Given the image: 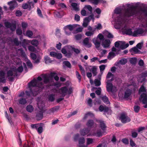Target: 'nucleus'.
I'll return each instance as SVG.
<instances>
[{
  "label": "nucleus",
  "instance_id": "nucleus-1",
  "mask_svg": "<svg viewBox=\"0 0 147 147\" xmlns=\"http://www.w3.org/2000/svg\"><path fill=\"white\" fill-rule=\"evenodd\" d=\"M45 74H42L40 76L38 77L37 80L34 79L28 84V87L29 88L30 91H26L25 93L28 96H34L36 95L39 92L40 89L43 88L44 86L43 83L40 81L44 80L42 76Z\"/></svg>",
  "mask_w": 147,
  "mask_h": 147
},
{
  "label": "nucleus",
  "instance_id": "nucleus-2",
  "mask_svg": "<svg viewBox=\"0 0 147 147\" xmlns=\"http://www.w3.org/2000/svg\"><path fill=\"white\" fill-rule=\"evenodd\" d=\"M118 20L116 19L115 20V23L114 25L115 28L117 29H121L126 34L134 36V31L133 32L131 29H128V25L125 23V21L122 20L119 23Z\"/></svg>",
  "mask_w": 147,
  "mask_h": 147
},
{
  "label": "nucleus",
  "instance_id": "nucleus-3",
  "mask_svg": "<svg viewBox=\"0 0 147 147\" xmlns=\"http://www.w3.org/2000/svg\"><path fill=\"white\" fill-rule=\"evenodd\" d=\"M124 10V6L116 8L115 10V14L113 16L114 18L115 24V20L116 19H118V21L120 23L122 20L125 21L126 18L127 17L124 15L125 12Z\"/></svg>",
  "mask_w": 147,
  "mask_h": 147
},
{
  "label": "nucleus",
  "instance_id": "nucleus-4",
  "mask_svg": "<svg viewBox=\"0 0 147 147\" xmlns=\"http://www.w3.org/2000/svg\"><path fill=\"white\" fill-rule=\"evenodd\" d=\"M127 6L128 7L125 9L124 7L125 13L124 15L127 17H129L133 16H137L140 15V11L137 9L135 7L133 6L130 4H126Z\"/></svg>",
  "mask_w": 147,
  "mask_h": 147
},
{
  "label": "nucleus",
  "instance_id": "nucleus-5",
  "mask_svg": "<svg viewBox=\"0 0 147 147\" xmlns=\"http://www.w3.org/2000/svg\"><path fill=\"white\" fill-rule=\"evenodd\" d=\"M147 31V19L143 21L139 25V28L134 31V36H143Z\"/></svg>",
  "mask_w": 147,
  "mask_h": 147
},
{
  "label": "nucleus",
  "instance_id": "nucleus-6",
  "mask_svg": "<svg viewBox=\"0 0 147 147\" xmlns=\"http://www.w3.org/2000/svg\"><path fill=\"white\" fill-rule=\"evenodd\" d=\"M103 132H102L100 130H98L96 132H94V130L91 131L89 128H84L81 130L80 133L81 135L84 136L87 135L88 136H96L100 137L102 136Z\"/></svg>",
  "mask_w": 147,
  "mask_h": 147
},
{
  "label": "nucleus",
  "instance_id": "nucleus-7",
  "mask_svg": "<svg viewBox=\"0 0 147 147\" xmlns=\"http://www.w3.org/2000/svg\"><path fill=\"white\" fill-rule=\"evenodd\" d=\"M42 76L44 79V82L45 84L52 82L53 80V77L57 81L59 80V78L57 74L54 72H51L50 74H45Z\"/></svg>",
  "mask_w": 147,
  "mask_h": 147
},
{
  "label": "nucleus",
  "instance_id": "nucleus-8",
  "mask_svg": "<svg viewBox=\"0 0 147 147\" xmlns=\"http://www.w3.org/2000/svg\"><path fill=\"white\" fill-rule=\"evenodd\" d=\"M37 104L38 107L40 110V111L38 113H37L36 117L37 120H40L42 119L43 117V109L45 105L43 102L40 103L39 102H38Z\"/></svg>",
  "mask_w": 147,
  "mask_h": 147
},
{
  "label": "nucleus",
  "instance_id": "nucleus-9",
  "mask_svg": "<svg viewBox=\"0 0 147 147\" xmlns=\"http://www.w3.org/2000/svg\"><path fill=\"white\" fill-rule=\"evenodd\" d=\"M72 90L71 88L68 89L67 86H64L61 88L59 90V93L64 97L67 94H70L72 92Z\"/></svg>",
  "mask_w": 147,
  "mask_h": 147
},
{
  "label": "nucleus",
  "instance_id": "nucleus-10",
  "mask_svg": "<svg viewBox=\"0 0 147 147\" xmlns=\"http://www.w3.org/2000/svg\"><path fill=\"white\" fill-rule=\"evenodd\" d=\"M119 119L121 122L124 123L129 122L131 121L130 119L127 116L126 113L125 112L120 113Z\"/></svg>",
  "mask_w": 147,
  "mask_h": 147
},
{
  "label": "nucleus",
  "instance_id": "nucleus-11",
  "mask_svg": "<svg viewBox=\"0 0 147 147\" xmlns=\"http://www.w3.org/2000/svg\"><path fill=\"white\" fill-rule=\"evenodd\" d=\"M14 72H16L14 68L8 70L7 73V77L9 81L11 82L13 81L14 77L17 75H14Z\"/></svg>",
  "mask_w": 147,
  "mask_h": 147
},
{
  "label": "nucleus",
  "instance_id": "nucleus-12",
  "mask_svg": "<svg viewBox=\"0 0 147 147\" xmlns=\"http://www.w3.org/2000/svg\"><path fill=\"white\" fill-rule=\"evenodd\" d=\"M113 80L111 79L110 80H108L107 82V91L109 92H115L117 90L115 86H113L112 84L109 82Z\"/></svg>",
  "mask_w": 147,
  "mask_h": 147
},
{
  "label": "nucleus",
  "instance_id": "nucleus-13",
  "mask_svg": "<svg viewBox=\"0 0 147 147\" xmlns=\"http://www.w3.org/2000/svg\"><path fill=\"white\" fill-rule=\"evenodd\" d=\"M139 100L144 104H146L147 103V94L146 93H142L139 98Z\"/></svg>",
  "mask_w": 147,
  "mask_h": 147
},
{
  "label": "nucleus",
  "instance_id": "nucleus-14",
  "mask_svg": "<svg viewBox=\"0 0 147 147\" xmlns=\"http://www.w3.org/2000/svg\"><path fill=\"white\" fill-rule=\"evenodd\" d=\"M34 3L33 2L28 1L27 3L23 4L22 7L24 9L28 8L29 10H30L34 7Z\"/></svg>",
  "mask_w": 147,
  "mask_h": 147
},
{
  "label": "nucleus",
  "instance_id": "nucleus-15",
  "mask_svg": "<svg viewBox=\"0 0 147 147\" xmlns=\"http://www.w3.org/2000/svg\"><path fill=\"white\" fill-rule=\"evenodd\" d=\"M5 25L6 27L10 28V30L12 31H15L16 27V24L13 23H10L7 22H5Z\"/></svg>",
  "mask_w": 147,
  "mask_h": 147
},
{
  "label": "nucleus",
  "instance_id": "nucleus-16",
  "mask_svg": "<svg viewBox=\"0 0 147 147\" xmlns=\"http://www.w3.org/2000/svg\"><path fill=\"white\" fill-rule=\"evenodd\" d=\"M92 41L96 48L99 51H100V48L101 41L98 39V38H95L93 39Z\"/></svg>",
  "mask_w": 147,
  "mask_h": 147
},
{
  "label": "nucleus",
  "instance_id": "nucleus-17",
  "mask_svg": "<svg viewBox=\"0 0 147 147\" xmlns=\"http://www.w3.org/2000/svg\"><path fill=\"white\" fill-rule=\"evenodd\" d=\"M94 16L91 15L85 18L84 20L83 26L84 27H86L88 24L89 21L93 18Z\"/></svg>",
  "mask_w": 147,
  "mask_h": 147
},
{
  "label": "nucleus",
  "instance_id": "nucleus-18",
  "mask_svg": "<svg viewBox=\"0 0 147 147\" xmlns=\"http://www.w3.org/2000/svg\"><path fill=\"white\" fill-rule=\"evenodd\" d=\"M23 42L26 43V44L28 42L30 43L34 47H37L39 44L38 41L36 39H33L32 40H29L26 39H24Z\"/></svg>",
  "mask_w": 147,
  "mask_h": 147
},
{
  "label": "nucleus",
  "instance_id": "nucleus-19",
  "mask_svg": "<svg viewBox=\"0 0 147 147\" xmlns=\"http://www.w3.org/2000/svg\"><path fill=\"white\" fill-rule=\"evenodd\" d=\"M6 79L5 78V73L3 70H0V83H5Z\"/></svg>",
  "mask_w": 147,
  "mask_h": 147
},
{
  "label": "nucleus",
  "instance_id": "nucleus-20",
  "mask_svg": "<svg viewBox=\"0 0 147 147\" xmlns=\"http://www.w3.org/2000/svg\"><path fill=\"white\" fill-rule=\"evenodd\" d=\"M147 76V71H145L139 75V79H138V82H142L145 80V78Z\"/></svg>",
  "mask_w": 147,
  "mask_h": 147
},
{
  "label": "nucleus",
  "instance_id": "nucleus-21",
  "mask_svg": "<svg viewBox=\"0 0 147 147\" xmlns=\"http://www.w3.org/2000/svg\"><path fill=\"white\" fill-rule=\"evenodd\" d=\"M89 38L87 37L85 38L83 40V43L84 45L88 48H90L92 46V44L89 41Z\"/></svg>",
  "mask_w": 147,
  "mask_h": 147
},
{
  "label": "nucleus",
  "instance_id": "nucleus-22",
  "mask_svg": "<svg viewBox=\"0 0 147 147\" xmlns=\"http://www.w3.org/2000/svg\"><path fill=\"white\" fill-rule=\"evenodd\" d=\"M97 122L99 123L100 127L101 128L103 132L106 130V126L104 122L102 120H97Z\"/></svg>",
  "mask_w": 147,
  "mask_h": 147
},
{
  "label": "nucleus",
  "instance_id": "nucleus-23",
  "mask_svg": "<svg viewBox=\"0 0 147 147\" xmlns=\"http://www.w3.org/2000/svg\"><path fill=\"white\" fill-rule=\"evenodd\" d=\"M30 55L31 58L34 60V63H38L40 62V60L41 59L40 57L36 59V55L35 54L33 53H31Z\"/></svg>",
  "mask_w": 147,
  "mask_h": 147
},
{
  "label": "nucleus",
  "instance_id": "nucleus-24",
  "mask_svg": "<svg viewBox=\"0 0 147 147\" xmlns=\"http://www.w3.org/2000/svg\"><path fill=\"white\" fill-rule=\"evenodd\" d=\"M50 55L51 56L56 57L58 59H60L62 57V55L61 53H57L54 52H51Z\"/></svg>",
  "mask_w": 147,
  "mask_h": 147
},
{
  "label": "nucleus",
  "instance_id": "nucleus-25",
  "mask_svg": "<svg viewBox=\"0 0 147 147\" xmlns=\"http://www.w3.org/2000/svg\"><path fill=\"white\" fill-rule=\"evenodd\" d=\"M74 25L75 26H74L75 27L74 29V33H77L82 32L83 28L81 27H80L79 25L74 24Z\"/></svg>",
  "mask_w": 147,
  "mask_h": 147
},
{
  "label": "nucleus",
  "instance_id": "nucleus-26",
  "mask_svg": "<svg viewBox=\"0 0 147 147\" xmlns=\"http://www.w3.org/2000/svg\"><path fill=\"white\" fill-rule=\"evenodd\" d=\"M71 5L72 7L73 10L76 11V12L80 11L79 5L77 3H72Z\"/></svg>",
  "mask_w": 147,
  "mask_h": 147
},
{
  "label": "nucleus",
  "instance_id": "nucleus-27",
  "mask_svg": "<svg viewBox=\"0 0 147 147\" xmlns=\"http://www.w3.org/2000/svg\"><path fill=\"white\" fill-rule=\"evenodd\" d=\"M85 141L84 138H79L78 140V146L79 147H87V146L84 144Z\"/></svg>",
  "mask_w": 147,
  "mask_h": 147
},
{
  "label": "nucleus",
  "instance_id": "nucleus-28",
  "mask_svg": "<svg viewBox=\"0 0 147 147\" xmlns=\"http://www.w3.org/2000/svg\"><path fill=\"white\" fill-rule=\"evenodd\" d=\"M111 44L110 41L109 39H105L102 42V45L104 48H108Z\"/></svg>",
  "mask_w": 147,
  "mask_h": 147
},
{
  "label": "nucleus",
  "instance_id": "nucleus-29",
  "mask_svg": "<svg viewBox=\"0 0 147 147\" xmlns=\"http://www.w3.org/2000/svg\"><path fill=\"white\" fill-rule=\"evenodd\" d=\"M99 109L100 111L102 112L103 111L104 113L108 112L109 111V108L105 106H103L101 105L99 107Z\"/></svg>",
  "mask_w": 147,
  "mask_h": 147
},
{
  "label": "nucleus",
  "instance_id": "nucleus-30",
  "mask_svg": "<svg viewBox=\"0 0 147 147\" xmlns=\"http://www.w3.org/2000/svg\"><path fill=\"white\" fill-rule=\"evenodd\" d=\"M75 25H74V24L72 25L69 24L67 25L64 27L63 28L64 29H65V30L67 31V30H71V31H74V29L75 27Z\"/></svg>",
  "mask_w": 147,
  "mask_h": 147
},
{
  "label": "nucleus",
  "instance_id": "nucleus-31",
  "mask_svg": "<svg viewBox=\"0 0 147 147\" xmlns=\"http://www.w3.org/2000/svg\"><path fill=\"white\" fill-rule=\"evenodd\" d=\"M8 4L10 5L9 8L11 9H13L15 8L14 5H17V4L15 1H13L9 2L8 3Z\"/></svg>",
  "mask_w": 147,
  "mask_h": 147
},
{
  "label": "nucleus",
  "instance_id": "nucleus-32",
  "mask_svg": "<svg viewBox=\"0 0 147 147\" xmlns=\"http://www.w3.org/2000/svg\"><path fill=\"white\" fill-rule=\"evenodd\" d=\"M131 94V90L130 89H128L126 90L124 95V97L125 98H128Z\"/></svg>",
  "mask_w": 147,
  "mask_h": 147
},
{
  "label": "nucleus",
  "instance_id": "nucleus-33",
  "mask_svg": "<svg viewBox=\"0 0 147 147\" xmlns=\"http://www.w3.org/2000/svg\"><path fill=\"white\" fill-rule=\"evenodd\" d=\"M67 48H69L71 50L73 51L76 54H78L80 53V50L77 49H75L71 46H69L67 47Z\"/></svg>",
  "mask_w": 147,
  "mask_h": 147
},
{
  "label": "nucleus",
  "instance_id": "nucleus-34",
  "mask_svg": "<svg viewBox=\"0 0 147 147\" xmlns=\"http://www.w3.org/2000/svg\"><path fill=\"white\" fill-rule=\"evenodd\" d=\"M89 1L95 5H97L99 3H104L103 0H89Z\"/></svg>",
  "mask_w": 147,
  "mask_h": 147
},
{
  "label": "nucleus",
  "instance_id": "nucleus-35",
  "mask_svg": "<svg viewBox=\"0 0 147 147\" xmlns=\"http://www.w3.org/2000/svg\"><path fill=\"white\" fill-rule=\"evenodd\" d=\"M55 94H50L48 96V100L51 102H53L55 99Z\"/></svg>",
  "mask_w": 147,
  "mask_h": 147
},
{
  "label": "nucleus",
  "instance_id": "nucleus-36",
  "mask_svg": "<svg viewBox=\"0 0 147 147\" xmlns=\"http://www.w3.org/2000/svg\"><path fill=\"white\" fill-rule=\"evenodd\" d=\"M127 62V60L126 59L123 58L120 60L118 62L117 64L123 65L126 63Z\"/></svg>",
  "mask_w": 147,
  "mask_h": 147
},
{
  "label": "nucleus",
  "instance_id": "nucleus-37",
  "mask_svg": "<svg viewBox=\"0 0 147 147\" xmlns=\"http://www.w3.org/2000/svg\"><path fill=\"white\" fill-rule=\"evenodd\" d=\"M94 124L93 121L92 120H89L87 121L86 125L88 127H92Z\"/></svg>",
  "mask_w": 147,
  "mask_h": 147
},
{
  "label": "nucleus",
  "instance_id": "nucleus-38",
  "mask_svg": "<svg viewBox=\"0 0 147 147\" xmlns=\"http://www.w3.org/2000/svg\"><path fill=\"white\" fill-rule=\"evenodd\" d=\"M104 34L109 38H113V35L107 31H105Z\"/></svg>",
  "mask_w": 147,
  "mask_h": 147
},
{
  "label": "nucleus",
  "instance_id": "nucleus-39",
  "mask_svg": "<svg viewBox=\"0 0 147 147\" xmlns=\"http://www.w3.org/2000/svg\"><path fill=\"white\" fill-rule=\"evenodd\" d=\"M84 9H88L89 11V14H91L92 13V8L91 6L89 5H86L84 7Z\"/></svg>",
  "mask_w": 147,
  "mask_h": 147
},
{
  "label": "nucleus",
  "instance_id": "nucleus-40",
  "mask_svg": "<svg viewBox=\"0 0 147 147\" xmlns=\"http://www.w3.org/2000/svg\"><path fill=\"white\" fill-rule=\"evenodd\" d=\"M95 29H93L92 31H88L86 32L85 33V35L87 36H91L93 35L94 33Z\"/></svg>",
  "mask_w": 147,
  "mask_h": 147
},
{
  "label": "nucleus",
  "instance_id": "nucleus-41",
  "mask_svg": "<svg viewBox=\"0 0 147 147\" xmlns=\"http://www.w3.org/2000/svg\"><path fill=\"white\" fill-rule=\"evenodd\" d=\"M115 56V53L113 52H110L108 56V59H111L113 58Z\"/></svg>",
  "mask_w": 147,
  "mask_h": 147
},
{
  "label": "nucleus",
  "instance_id": "nucleus-42",
  "mask_svg": "<svg viewBox=\"0 0 147 147\" xmlns=\"http://www.w3.org/2000/svg\"><path fill=\"white\" fill-rule=\"evenodd\" d=\"M91 71L94 76L96 75L97 72V69L96 67L93 66L91 69Z\"/></svg>",
  "mask_w": 147,
  "mask_h": 147
},
{
  "label": "nucleus",
  "instance_id": "nucleus-43",
  "mask_svg": "<svg viewBox=\"0 0 147 147\" xmlns=\"http://www.w3.org/2000/svg\"><path fill=\"white\" fill-rule=\"evenodd\" d=\"M142 92H146V88L143 85L141 86L139 90V94H140Z\"/></svg>",
  "mask_w": 147,
  "mask_h": 147
},
{
  "label": "nucleus",
  "instance_id": "nucleus-44",
  "mask_svg": "<svg viewBox=\"0 0 147 147\" xmlns=\"http://www.w3.org/2000/svg\"><path fill=\"white\" fill-rule=\"evenodd\" d=\"M94 82L95 85L96 86H100L101 84L100 79H95L94 80Z\"/></svg>",
  "mask_w": 147,
  "mask_h": 147
},
{
  "label": "nucleus",
  "instance_id": "nucleus-45",
  "mask_svg": "<svg viewBox=\"0 0 147 147\" xmlns=\"http://www.w3.org/2000/svg\"><path fill=\"white\" fill-rule=\"evenodd\" d=\"M28 50L32 52H36V49L33 46L30 45L28 47Z\"/></svg>",
  "mask_w": 147,
  "mask_h": 147
},
{
  "label": "nucleus",
  "instance_id": "nucleus-46",
  "mask_svg": "<svg viewBox=\"0 0 147 147\" xmlns=\"http://www.w3.org/2000/svg\"><path fill=\"white\" fill-rule=\"evenodd\" d=\"M130 51L131 52L135 53H138L140 51L136 47H134L132 48L130 50Z\"/></svg>",
  "mask_w": 147,
  "mask_h": 147
},
{
  "label": "nucleus",
  "instance_id": "nucleus-47",
  "mask_svg": "<svg viewBox=\"0 0 147 147\" xmlns=\"http://www.w3.org/2000/svg\"><path fill=\"white\" fill-rule=\"evenodd\" d=\"M34 109L33 107L31 105H29L27 106L26 107L27 111L30 112H32Z\"/></svg>",
  "mask_w": 147,
  "mask_h": 147
},
{
  "label": "nucleus",
  "instance_id": "nucleus-48",
  "mask_svg": "<svg viewBox=\"0 0 147 147\" xmlns=\"http://www.w3.org/2000/svg\"><path fill=\"white\" fill-rule=\"evenodd\" d=\"M87 144L86 145L87 146V147H88V145L92 144L93 143V139L92 138H87Z\"/></svg>",
  "mask_w": 147,
  "mask_h": 147
},
{
  "label": "nucleus",
  "instance_id": "nucleus-49",
  "mask_svg": "<svg viewBox=\"0 0 147 147\" xmlns=\"http://www.w3.org/2000/svg\"><path fill=\"white\" fill-rule=\"evenodd\" d=\"M69 46H67L65 47L64 48H62L61 49V52L63 54L65 55L67 52L69 50V48H67V47H68Z\"/></svg>",
  "mask_w": 147,
  "mask_h": 147
},
{
  "label": "nucleus",
  "instance_id": "nucleus-50",
  "mask_svg": "<svg viewBox=\"0 0 147 147\" xmlns=\"http://www.w3.org/2000/svg\"><path fill=\"white\" fill-rule=\"evenodd\" d=\"M56 16L58 18H61L64 15V12L63 11L61 12H56L55 13Z\"/></svg>",
  "mask_w": 147,
  "mask_h": 147
},
{
  "label": "nucleus",
  "instance_id": "nucleus-51",
  "mask_svg": "<svg viewBox=\"0 0 147 147\" xmlns=\"http://www.w3.org/2000/svg\"><path fill=\"white\" fill-rule=\"evenodd\" d=\"M45 60L46 63H51L52 62L50 57L48 56H46L45 57Z\"/></svg>",
  "mask_w": 147,
  "mask_h": 147
},
{
  "label": "nucleus",
  "instance_id": "nucleus-52",
  "mask_svg": "<svg viewBox=\"0 0 147 147\" xmlns=\"http://www.w3.org/2000/svg\"><path fill=\"white\" fill-rule=\"evenodd\" d=\"M19 103L21 105H24L26 103V101L25 99L21 98L19 100Z\"/></svg>",
  "mask_w": 147,
  "mask_h": 147
},
{
  "label": "nucleus",
  "instance_id": "nucleus-53",
  "mask_svg": "<svg viewBox=\"0 0 147 147\" xmlns=\"http://www.w3.org/2000/svg\"><path fill=\"white\" fill-rule=\"evenodd\" d=\"M137 59L136 57L132 58L130 59V63L132 64H135L137 61Z\"/></svg>",
  "mask_w": 147,
  "mask_h": 147
},
{
  "label": "nucleus",
  "instance_id": "nucleus-54",
  "mask_svg": "<svg viewBox=\"0 0 147 147\" xmlns=\"http://www.w3.org/2000/svg\"><path fill=\"white\" fill-rule=\"evenodd\" d=\"M12 42H13L14 44L17 46H18L20 44V42H19L18 39L17 38H15Z\"/></svg>",
  "mask_w": 147,
  "mask_h": 147
},
{
  "label": "nucleus",
  "instance_id": "nucleus-55",
  "mask_svg": "<svg viewBox=\"0 0 147 147\" xmlns=\"http://www.w3.org/2000/svg\"><path fill=\"white\" fill-rule=\"evenodd\" d=\"M102 99L103 101L105 103L108 104L109 102L108 101V98L106 96H104L102 97Z\"/></svg>",
  "mask_w": 147,
  "mask_h": 147
},
{
  "label": "nucleus",
  "instance_id": "nucleus-56",
  "mask_svg": "<svg viewBox=\"0 0 147 147\" xmlns=\"http://www.w3.org/2000/svg\"><path fill=\"white\" fill-rule=\"evenodd\" d=\"M40 126V124L38 123L32 124L31 125V127L32 129H37Z\"/></svg>",
  "mask_w": 147,
  "mask_h": 147
},
{
  "label": "nucleus",
  "instance_id": "nucleus-57",
  "mask_svg": "<svg viewBox=\"0 0 147 147\" xmlns=\"http://www.w3.org/2000/svg\"><path fill=\"white\" fill-rule=\"evenodd\" d=\"M33 34V32L30 30H28L26 32V35L28 37L31 38Z\"/></svg>",
  "mask_w": 147,
  "mask_h": 147
},
{
  "label": "nucleus",
  "instance_id": "nucleus-58",
  "mask_svg": "<svg viewBox=\"0 0 147 147\" xmlns=\"http://www.w3.org/2000/svg\"><path fill=\"white\" fill-rule=\"evenodd\" d=\"M95 28L94 29H95V31L96 29L98 30H100L102 28V26L100 23L98 24L97 25L95 26Z\"/></svg>",
  "mask_w": 147,
  "mask_h": 147
},
{
  "label": "nucleus",
  "instance_id": "nucleus-59",
  "mask_svg": "<svg viewBox=\"0 0 147 147\" xmlns=\"http://www.w3.org/2000/svg\"><path fill=\"white\" fill-rule=\"evenodd\" d=\"M121 43L122 42L120 41H117L115 43V47L119 49V47Z\"/></svg>",
  "mask_w": 147,
  "mask_h": 147
},
{
  "label": "nucleus",
  "instance_id": "nucleus-60",
  "mask_svg": "<svg viewBox=\"0 0 147 147\" xmlns=\"http://www.w3.org/2000/svg\"><path fill=\"white\" fill-rule=\"evenodd\" d=\"M71 51V50L69 49L68 51L66 53L65 55V56L68 57H70L72 55Z\"/></svg>",
  "mask_w": 147,
  "mask_h": 147
},
{
  "label": "nucleus",
  "instance_id": "nucleus-61",
  "mask_svg": "<svg viewBox=\"0 0 147 147\" xmlns=\"http://www.w3.org/2000/svg\"><path fill=\"white\" fill-rule=\"evenodd\" d=\"M85 9H83L82 10L81 12V14L83 16H86L88 15V14Z\"/></svg>",
  "mask_w": 147,
  "mask_h": 147
},
{
  "label": "nucleus",
  "instance_id": "nucleus-62",
  "mask_svg": "<svg viewBox=\"0 0 147 147\" xmlns=\"http://www.w3.org/2000/svg\"><path fill=\"white\" fill-rule=\"evenodd\" d=\"M93 114L91 112H89L85 114L84 118V119H86L88 116H93Z\"/></svg>",
  "mask_w": 147,
  "mask_h": 147
},
{
  "label": "nucleus",
  "instance_id": "nucleus-63",
  "mask_svg": "<svg viewBox=\"0 0 147 147\" xmlns=\"http://www.w3.org/2000/svg\"><path fill=\"white\" fill-rule=\"evenodd\" d=\"M63 64L67 67L69 68H71V65L69 61H64L63 62Z\"/></svg>",
  "mask_w": 147,
  "mask_h": 147
},
{
  "label": "nucleus",
  "instance_id": "nucleus-64",
  "mask_svg": "<svg viewBox=\"0 0 147 147\" xmlns=\"http://www.w3.org/2000/svg\"><path fill=\"white\" fill-rule=\"evenodd\" d=\"M96 38H98V39L101 40V41L103 40L104 37L103 35L101 34H99Z\"/></svg>",
  "mask_w": 147,
  "mask_h": 147
}]
</instances>
